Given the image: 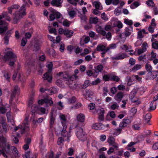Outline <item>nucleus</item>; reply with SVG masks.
Returning a JSON list of instances; mask_svg holds the SVG:
<instances>
[{"label": "nucleus", "mask_w": 158, "mask_h": 158, "mask_svg": "<svg viewBox=\"0 0 158 158\" xmlns=\"http://www.w3.org/2000/svg\"><path fill=\"white\" fill-rule=\"evenodd\" d=\"M10 147L8 143L6 142L5 138L3 137L0 136V148H5L9 151V148Z\"/></svg>", "instance_id": "8"}, {"label": "nucleus", "mask_w": 158, "mask_h": 158, "mask_svg": "<svg viewBox=\"0 0 158 158\" xmlns=\"http://www.w3.org/2000/svg\"><path fill=\"white\" fill-rule=\"evenodd\" d=\"M145 68L146 70L147 71L149 72H151L152 69L151 65L148 63H147L145 64Z\"/></svg>", "instance_id": "45"}, {"label": "nucleus", "mask_w": 158, "mask_h": 158, "mask_svg": "<svg viewBox=\"0 0 158 158\" xmlns=\"http://www.w3.org/2000/svg\"><path fill=\"white\" fill-rule=\"evenodd\" d=\"M76 100V98L74 97H73L69 99V102L70 104L73 103L75 102Z\"/></svg>", "instance_id": "59"}, {"label": "nucleus", "mask_w": 158, "mask_h": 158, "mask_svg": "<svg viewBox=\"0 0 158 158\" xmlns=\"http://www.w3.org/2000/svg\"><path fill=\"white\" fill-rule=\"evenodd\" d=\"M92 127L94 129L100 130L105 129L106 127L105 125L102 124V123H98L93 124Z\"/></svg>", "instance_id": "18"}, {"label": "nucleus", "mask_w": 158, "mask_h": 158, "mask_svg": "<svg viewBox=\"0 0 158 158\" xmlns=\"http://www.w3.org/2000/svg\"><path fill=\"white\" fill-rule=\"evenodd\" d=\"M97 112L99 115H104V110L103 108L98 109L97 110Z\"/></svg>", "instance_id": "63"}, {"label": "nucleus", "mask_w": 158, "mask_h": 158, "mask_svg": "<svg viewBox=\"0 0 158 158\" xmlns=\"http://www.w3.org/2000/svg\"><path fill=\"white\" fill-rule=\"evenodd\" d=\"M31 109L32 115L35 114V113L38 110L39 108L36 104H34L31 106Z\"/></svg>", "instance_id": "34"}, {"label": "nucleus", "mask_w": 158, "mask_h": 158, "mask_svg": "<svg viewBox=\"0 0 158 158\" xmlns=\"http://www.w3.org/2000/svg\"><path fill=\"white\" fill-rule=\"evenodd\" d=\"M60 118L61 120L62 126L63 127V128L62 130V134L64 135L65 133H67L66 132V130L67 127L66 125V119L65 116L64 114L60 115Z\"/></svg>", "instance_id": "9"}, {"label": "nucleus", "mask_w": 158, "mask_h": 158, "mask_svg": "<svg viewBox=\"0 0 158 158\" xmlns=\"http://www.w3.org/2000/svg\"><path fill=\"white\" fill-rule=\"evenodd\" d=\"M4 18L6 20L10 21L11 18L7 12H3L0 15V33H2L6 31L7 29L8 24L5 21L1 20Z\"/></svg>", "instance_id": "2"}, {"label": "nucleus", "mask_w": 158, "mask_h": 158, "mask_svg": "<svg viewBox=\"0 0 158 158\" xmlns=\"http://www.w3.org/2000/svg\"><path fill=\"white\" fill-rule=\"evenodd\" d=\"M123 93L121 92L118 93L115 97V100L119 102H120L123 97Z\"/></svg>", "instance_id": "25"}, {"label": "nucleus", "mask_w": 158, "mask_h": 158, "mask_svg": "<svg viewBox=\"0 0 158 158\" xmlns=\"http://www.w3.org/2000/svg\"><path fill=\"white\" fill-rule=\"evenodd\" d=\"M51 12L52 13L49 15V18L51 20H53L56 18L58 19L60 18L61 14L56 10L52 9Z\"/></svg>", "instance_id": "11"}, {"label": "nucleus", "mask_w": 158, "mask_h": 158, "mask_svg": "<svg viewBox=\"0 0 158 158\" xmlns=\"http://www.w3.org/2000/svg\"><path fill=\"white\" fill-rule=\"evenodd\" d=\"M151 118V114L150 113H148L145 114L144 116L143 119L145 123H148L150 120Z\"/></svg>", "instance_id": "31"}, {"label": "nucleus", "mask_w": 158, "mask_h": 158, "mask_svg": "<svg viewBox=\"0 0 158 158\" xmlns=\"http://www.w3.org/2000/svg\"><path fill=\"white\" fill-rule=\"evenodd\" d=\"M128 57V56L126 53H121L118 54L115 56L113 57V58L116 60H121Z\"/></svg>", "instance_id": "20"}, {"label": "nucleus", "mask_w": 158, "mask_h": 158, "mask_svg": "<svg viewBox=\"0 0 158 158\" xmlns=\"http://www.w3.org/2000/svg\"><path fill=\"white\" fill-rule=\"evenodd\" d=\"M158 75V71H153L152 72H148L146 76V80H150L154 79Z\"/></svg>", "instance_id": "13"}, {"label": "nucleus", "mask_w": 158, "mask_h": 158, "mask_svg": "<svg viewBox=\"0 0 158 158\" xmlns=\"http://www.w3.org/2000/svg\"><path fill=\"white\" fill-rule=\"evenodd\" d=\"M148 47V45L147 43H143L141 47V48L143 50L146 52L147 50V48Z\"/></svg>", "instance_id": "53"}, {"label": "nucleus", "mask_w": 158, "mask_h": 158, "mask_svg": "<svg viewBox=\"0 0 158 158\" xmlns=\"http://www.w3.org/2000/svg\"><path fill=\"white\" fill-rule=\"evenodd\" d=\"M93 93L90 90L86 89L83 94L84 98L89 100L91 99L93 97Z\"/></svg>", "instance_id": "16"}, {"label": "nucleus", "mask_w": 158, "mask_h": 158, "mask_svg": "<svg viewBox=\"0 0 158 158\" xmlns=\"http://www.w3.org/2000/svg\"><path fill=\"white\" fill-rule=\"evenodd\" d=\"M32 33V30L30 32H27L25 33V36L26 39H30L31 36V34Z\"/></svg>", "instance_id": "60"}, {"label": "nucleus", "mask_w": 158, "mask_h": 158, "mask_svg": "<svg viewBox=\"0 0 158 158\" xmlns=\"http://www.w3.org/2000/svg\"><path fill=\"white\" fill-rule=\"evenodd\" d=\"M98 18L97 17H91L89 19L90 23H96L98 22Z\"/></svg>", "instance_id": "42"}, {"label": "nucleus", "mask_w": 158, "mask_h": 158, "mask_svg": "<svg viewBox=\"0 0 158 158\" xmlns=\"http://www.w3.org/2000/svg\"><path fill=\"white\" fill-rule=\"evenodd\" d=\"M4 76L7 81H10V75L7 72H4Z\"/></svg>", "instance_id": "62"}, {"label": "nucleus", "mask_w": 158, "mask_h": 158, "mask_svg": "<svg viewBox=\"0 0 158 158\" xmlns=\"http://www.w3.org/2000/svg\"><path fill=\"white\" fill-rule=\"evenodd\" d=\"M117 45L116 44H112L109 45L106 48V51H108L110 50L114 49L116 47Z\"/></svg>", "instance_id": "38"}, {"label": "nucleus", "mask_w": 158, "mask_h": 158, "mask_svg": "<svg viewBox=\"0 0 158 158\" xmlns=\"http://www.w3.org/2000/svg\"><path fill=\"white\" fill-rule=\"evenodd\" d=\"M8 105L6 106L2 105L1 107H0V113L4 114L7 110V107H8Z\"/></svg>", "instance_id": "32"}, {"label": "nucleus", "mask_w": 158, "mask_h": 158, "mask_svg": "<svg viewBox=\"0 0 158 158\" xmlns=\"http://www.w3.org/2000/svg\"><path fill=\"white\" fill-rule=\"evenodd\" d=\"M131 120L128 118H124L119 124V126L120 128H123L126 127L127 125L131 123Z\"/></svg>", "instance_id": "17"}, {"label": "nucleus", "mask_w": 158, "mask_h": 158, "mask_svg": "<svg viewBox=\"0 0 158 158\" xmlns=\"http://www.w3.org/2000/svg\"><path fill=\"white\" fill-rule=\"evenodd\" d=\"M136 93L131 92L130 95V99L132 102L135 103L136 105H138L140 103V102L138 100V99L135 97Z\"/></svg>", "instance_id": "19"}, {"label": "nucleus", "mask_w": 158, "mask_h": 158, "mask_svg": "<svg viewBox=\"0 0 158 158\" xmlns=\"http://www.w3.org/2000/svg\"><path fill=\"white\" fill-rule=\"evenodd\" d=\"M55 117L53 116V114L52 112H51L50 114V127H52V125L54 124L55 122Z\"/></svg>", "instance_id": "26"}, {"label": "nucleus", "mask_w": 158, "mask_h": 158, "mask_svg": "<svg viewBox=\"0 0 158 158\" xmlns=\"http://www.w3.org/2000/svg\"><path fill=\"white\" fill-rule=\"evenodd\" d=\"M119 106L118 105L117 103L115 102L110 106V109L113 110H114L116 109H118Z\"/></svg>", "instance_id": "57"}, {"label": "nucleus", "mask_w": 158, "mask_h": 158, "mask_svg": "<svg viewBox=\"0 0 158 158\" xmlns=\"http://www.w3.org/2000/svg\"><path fill=\"white\" fill-rule=\"evenodd\" d=\"M62 2L61 0H52L51 3L53 6L59 7L61 6Z\"/></svg>", "instance_id": "23"}, {"label": "nucleus", "mask_w": 158, "mask_h": 158, "mask_svg": "<svg viewBox=\"0 0 158 158\" xmlns=\"http://www.w3.org/2000/svg\"><path fill=\"white\" fill-rule=\"evenodd\" d=\"M93 5L97 9L102 10V7L101 6V3L99 2L94 1L92 3Z\"/></svg>", "instance_id": "28"}, {"label": "nucleus", "mask_w": 158, "mask_h": 158, "mask_svg": "<svg viewBox=\"0 0 158 158\" xmlns=\"http://www.w3.org/2000/svg\"><path fill=\"white\" fill-rule=\"evenodd\" d=\"M154 102H152L150 105V107L149 108V111H150L152 110H154L156 107V105H155L154 106H153Z\"/></svg>", "instance_id": "52"}, {"label": "nucleus", "mask_w": 158, "mask_h": 158, "mask_svg": "<svg viewBox=\"0 0 158 158\" xmlns=\"http://www.w3.org/2000/svg\"><path fill=\"white\" fill-rule=\"evenodd\" d=\"M124 23L129 26H131L133 24V21L132 20H129L128 19H124Z\"/></svg>", "instance_id": "51"}, {"label": "nucleus", "mask_w": 158, "mask_h": 158, "mask_svg": "<svg viewBox=\"0 0 158 158\" xmlns=\"http://www.w3.org/2000/svg\"><path fill=\"white\" fill-rule=\"evenodd\" d=\"M114 14L116 15H118L121 13V10L120 8H117L115 10Z\"/></svg>", "instance_id": "56"}, {"label": "nucleus", "mask_w": 158, "mask_h": 158, "mask_svg": "<svg viewBox=\"0 0 158 158\" xmlns=\"http://www.w3.org/2000/svg\"><path fill=\"white\" fill-rule=\"evenodd\" d=\"M9 36L10 35L8 34V32H7L4 38L5 40L4 43L6 45H7L8 44L9 38Z\"/></svg>", "instance_id": "47"}, {"label": "nucleus", "mask_w": 158, "mask_h": 158, "mask_svg": "<svg viewBox=\"0 0 158 158\" xmlns=\"http://www.w3.org/2000/svg\"><path fill=\"white\" fill-rule=\"evenodd\" d=\"M79 71L78 69L75 70L74 74L71 76H69L66 74H63L62 72H60L57 74L59 77L62 78L64 81H66V83L69 85V86L71 88H75L76 85L73 81L77 79L78 77L77 75Z\"/></svg>", "instance_id": "1"}, {"label": "nucleus", "mask_w": 158, "mask_h": 158, "mask_svg": "<svg viewBox=\"0 0 158 158\" xmlns=\"http://www.w3.org/2000/svg\"><path fill=\"white\" fill-rule=\"evenodd\" d=\"M24 156L26 158H33L32 157V154L31 153L30 151H27L25 152V153L24 155H23V157H24Z\"/></svg>", "instance_id": "44"}, {"label": "nucleus", "mask_w": 158, "mask_h": 158, "mask_svg": "<svg viewBox=\"0 0 158 158\" xmlns=\"http://www.w3.org/2000/svg\"><path fill=\"white\" fill-rule=\"evenodd\" d=\"M5 61L9 60V64L11 67H14L15 62L16 61L17 56L12 52H7L4 57Z\"/></svg>", "instance_id": "4"}, {"label": "nucleus", "mask_w": 158, "mask_h": 158, "mask_svg": "<svg viewBox=\"0 0 158 158\" xmlns=\"http://www.w3.org/2000/svg\"><path fill=\"white\" fill-rule=\"evenodd\" d=\"M141 68V65L140 64H136L134 67L132 68V71L133 72H135L136 71L139 70Z\"/></svg>", "instance_id": "46"}, {"label": "nucleus", "mask_w": 158, "mask_h": 158, "mask_svg": "<svg viewBox=\"0 0 158 158\" xmlns=\"http://www.w3.org/2000/svg\"><path fill=\"white\" fill-rule=\"evenodd\" d=\"M85 116L81 113L78 114L77 117V119L78 121L83 122L85 120Z\"/></svg>", "instance_id": "27"}, {"label": "nucleus", "mask_w": 158, "mask_h": 158, "mask_svg": "<svg viewBox=\"0 0 158 158\" xmlns=\"http://www.w3.org/2000/svg\"><path fill=\"white\" fill-rule=\"evenodd\" d=\"M149 56H150L149 60L151 61L152 60H153V59L156 58V54L153 51H152Z\"/></svg>", "instance_id": "40"}, {"label": "nucleus", "mask_w": 158, "mask_h": 158, "mask_svg": "<svg viewBox=\"0 0 158 158\" xmlns=\"http://www.w3.org/2000/svg\"><path fill=\"white\" fill-rule=\"evenodd\" d=\"M114 27H117L119 29L123 27V24L120 21L116 22L114 24Z\"/></svg>", "instance_id": "36"}, {"label": "nucleus", "mask_w": 158, "mask_h": 158, "mask_svg": "<svg viewBox=\"0 0 158 158\" xmlns=\"http://www.w3.org/2000/svg\"><path fill=\"white\" fill-rule=\"evenodd\" d=\"M97 31L98 33L105 36L106 35V32L104 31L102 27L99 25H97L96 27Z\"/></svg>", "instance_id": "21"}, {"label": "nucleus", "mask_w": 158, "mask_h": 158, "mask_svg": "<svg viewBox=\"0 0 158 158\" xmlns=\"http://www.w3.org/2000/svg\"><path fill=\"white\" fill-rule=\"evenodd\" d=\"M34 100V95H33L29 98V99L28 105L29 106L31 107V105L33 103Z\"/></svg>", "instance_id": "43"}, {"label": "nucleus", "mask_w": 158, "mask_h": 158, "mask_svg": "<svg viewBox=\"0 0 158 158\" xmlns=\"http://www.w3.org/2000/svg\"><path fill=\"white\" fill-rule=\"evenodd\" d=\"M131 32L127 30H126L124 32L120 34L119 35V37L120 38H123V40H125L126 37L129 36L131 34Z\"/></svg>", "instance_id": "22"}, {"label": "nucleus", "mask_w": 158, "mask_h": 158, "mask_svg": "<svg viewBox=\"0 0 158 158\" xmlns=\"http://www.w3.org/2000/svg\"><path fill=\"white\" fill-rule=\"evenodd\" d=\"M66 132L67 133H65L64 135H62V131H61V135L63 137H59L57 140V144L58 145H60L62 143L65 141L68 140V141L69 140V138L71 136L70 132H68L66 130Z\"/></svg>", "instance_id": "7"}, {"label": "nucleus", "mask_w": 158, "mask_h": 158, "mask_svg": "<svg viewBox=\"0 0 158 158\" xmlns=\"http://www.w3.org/2000/svg\"><path fill=\"white\" fill-rule=\"evenodd\" d=\"M25 7L26 4H23L20 7L19 10L16 11L15 17L13 20V23L14 24L17 23L20 19L26 15Z\"/></svg>", "instance_id": "3"}, {"label": "nucleus", "mask_w": 158, "mask_h": 158, "mask_svg": "<svg viewBox=\"0 0 158 158\" xmlns=\"http://www.w3.org/2000/svg\"><path fill=\"white\" fill-rule=\"evenodd\" d=\"M71 23V22L67 19H65L63 22V25L64 26L68 27Z\"/></svg>", "instance_id": "48"}, {"label": "nucleus", "mask_w": 158, "mask_h": 158, "mask_svg": "<svg viewBox=\"0 0 158 158\" xmlns=\"http://www.w3.org/2000/svg\"><path fill=\"white\" fill-rule=\"evenodd\" d=\"M121 48L122 49L125 50L126 52H128L130 49L131 48V46H127L125 44H124L122 46Z\"/></svg>", "instance_id": "41"}, {"label": "nucleus", "mask_w": 158, "mask_h": 158, "mask_svg": "<svg viewBox=\"0 0 158 158\" xmlns=\"http://www.w3.org/2000/svg\"><path fill=\"white\" fill-rule=\"evenodd\" d=\"M11 149L12 150V152L13 153L15 157H18L19 156L18 151L16 147L15 146H12L11 147Z\"/></svg>", "instance_id": "33"}, {"label": "nucleus", "mask_w": 158, "mask_h": 158, "mask_svg": "<svg viewBox=\"0 0 158 158\" xmlns=\"http://www.w3.org/2000/svg\"><path fill=\"white\" fill-rule=\"evenodd\" d=\"M73 31L72 30L67 29H65L64 35L67 37H71L73 35Z\"/></svg>", "instance_id": "24"}, {"label": "nucleus", "mask_w": 158, "mask_h": 158, "mask_svg": "<svg viewBox=\"0 0 158 158\" xmlns=\"http://www.w3.org/2000/svg\"><path fill=\"white\" fill-rule=\"evenodd\" d=\"M107 142L109 145L112 146L116 150H118V144L115 142V139L113 137H110L108 139Z\"/></svg>", "instance_id": "12"}, {"label": "nucleus", "mask_w": 158, "mask_h": 158, "mask_svg": "<svg viewBox=\"0 0 158 158\" xmlns=\"http://www.w3.org/2000/svg\"><path fill=\"white\" fill-rule=\"evenodd\" d=\"M103 66L102 64H99L95 67V70L96 73L101 72L103 70Z\"/></svg>", "instance_id": "29"}, {"label": "nucleus", "mask_w": 158, "mask_h": 158, "mask_svg": "<svg viewBox=\"0 0 158 158\" xmlns=\"http://www.w3.org/2000/svg\"><path fill=\"white\" fill-rule=\"evenodd\" d=\"M90 51L87 48H85L84 50V52L81 53V55L84 56L85 55L88 54L90 52Z\"/></svg>", "instance_id": "61"}, {"label": "nucleus", "mask_w": 158, "mask_h": 158, "mask_svg": "<svg viewBox=\"0 0 158 158\" xmlns=\"http://www.w3.org/2000/svg\"><path fill=\"white\" fill-rule=\"evenodd\" d=\"M122 129L121 128H118L115 130V131L113 133L114 135H118L121 133Z\"/></svg>", "instance_id": "49"}, {"label": "nucleus", "mask_w": 158, "mask_h": 158, "mask_svg": "<svg viewBox=\"0 0 158 158\" xmlns=\"http://www.w3.org/2000/svg\"><path fill=\"white\" fill-rule=\"evenodd\" d=\"M54 158H65V157L62 155L61 152H56Z\"/></svg>", "instance_id": "50"}, {"label": "nucleus", "mask_w": 158, "mask_h": 158, "mask_svg": "<svg viewBox=\"0 0 158 158\" xmlns=\"http://www.w3.org/2000/svg\"><path fill=\"white\" fill-rule=\"evenodd\" d=\"M0 149V155L2 154L4 157L7 158L11 157V152L10 149V147L9 148V151L8 152L7 150L5 148H1Z\"/></svg>", "instance_id": "15"}, {"label": "nucleus", "mask_w": 158, "mask_h": 158, "mask_svg": "<svg viewBox=\"0 0 158 158\" xmlns=\"http://www.w3.org/2000/svg\"><path fill=\"white\" fill-rule=\"evenodd\" d=\"M138 59L140 61L145 62L146 60V56L145 55H141L138 57Z\"/></svg>", "instance_id": "39"}, {"label": "nucleus", "mask_w": 158, "mask_h": 158, "mask_svg": "<svg viewBox=\"0 0 158 158\" xmlns=\"http://www.w3.org/2000/svg\"><path fill=\"white\" fill-rule=\"evenodd\" d=\"M28 119L29 118L28 117H27L25 118L24 122L23 123L24 127L21 131V132L22 133H24L25 132H28L29 130V126L28 124Z\"/></svg>", "instance_id": "14"}, {"label": "nucleus", "mask_w": 158, "mask_h": 158, "mask_svg": "<svg viewBox=\"0 0 158 158\" xmlns=\"http://www.w3.org/2000/svg\"><path fill=\"white\" fill-rule=\"evenodd\" d=\"M87 155L85 152L80 153L77 156H76V158H87Z\"/></svg>", "instance_id": "37"}, {"label": "nucleus", "mask_w": 158, "mask_h": 158, "mask_svg": "<svg viewBox=\"0 0 158 158\" xmlns=\"http://www.w3.org/2000/svg\"><path fill=\"white\" fill-rule=\"evenodd\" d=\"M96 49L98 51H104L106 49V48L103 45L100 44L97 46Z\"/></svg>", "instance_id": "30"}, {"label": "nucleus", "mask_w": 158, "mask_h": 158, "mask_svg": "<svg viewBox=\"0 0 158 158\" xmlns=\"http://www.w3.org/2000/svg\"><path fill=\"white\" fill-rule=\"evenodd\" d=\"M152 48L156 49H158V42L157 41H155L153 42L152 44Z\"/></svg>", "instance_id": "54"}, {"label": "nucleus", "mask_w": 158, "mask_h": 158, "mask_svg": "<svg viewBox=\"0 0 158 158\" xmlns=\"http://www.w3.org/2000/svg\"><path fill=\"white\" fill-rule=\"evenodd\" d=\"M38 103L40 104H43L45 103L46 106H47V104H48L50 106H52L53 104V102L52 98L48 97L45 98L43 99L39 100Z\"/></svg>", "instance_id": "10"}, {"label": "nucleus", "mask_w": 158, "mask_h": 158, "mask_svg": "<svg viewBox=\"0 0 158 158\" xmlns=\"http://www.w3.org/2000/svg\"><path fill=\"white\" fill-rule=\"evenodd\" d=\"M76 134L77 138L82 142L86 140L87 139V135L83 131L82 128L80 127H77L76 128Z\"/></svg>", "instance_id": "5"}, {"label": "nucleus", "mask_w": 158, "mask_h": 158, "mask_svg": "<svg viewBox=\"0 0 158 158\" xmlns=\"http://www.w3.org/2000/svg\"><path fill=\"white\" fill-rule=\"evenodd\" d=\"M90 84L89 81L88 80L85 81L84 83L82 85L83 88H85L87 87Z\"/></svg>", "instance_id": "58"}, {"label": "nucleus", "mask_w": 158, "mask_h": 158, "mask_svg": "<svg viewBox=\"0 0 158 158\" xmlns=\"http://www.w3.org/2000/svg\"><path fill=\"white\" fill-rule=\"evenodd\" d=\"M76 14V12L74 10H71L69 13V14L71 18H74Z\"/></svg>", "instance_id": "64"}, {"label": "nucleus", "mask_w": 158, "mask_h": 158, "mask_svg": "<svg viewBox=\"0 0 158 158\" xmlns=\"http://www.w3.org/2000/svg\"><path fill=\"white\" fill-rule=\"evenodd\" d=\"M53 64L52 62H50L47 65V67L48 69L47 73H45L43 77L44 80H47L48 82H51L52 81V77L51 76V72L52 70Z\"/></svg>", "instance_id": "6"}, {"label": "nucleus", "mask_w": 158, "mask_h": 158, "mask_svg": "<svg viewBox=\"0 0 158 158\" xmlns=\"http://www.w3.org/2000/svg\"><path fill=\"white\" fill-rule=\"evenodd\" d=\"M23 127L24 126L23 124L22 125H19L17 127H16L14 128V130L15 131H16L18 130L19 129H20V133L21 134H23V133H22L21 131L22 130H23Z\"/></svg>", "instance_id": "55"}, {"label": "nucleus", "mask_w": 158, "mask_h": 158, "mask_svg": "<svg viewBox=\"0 0 158 158\" xmlns=\"http://www.w3.org/2000/svg\"><path fill=\"white\" fill-rule=\"evenodd\" d=\"M57 92V89L55 87H53L50 88L48 91V94L51 95L54 94L56 93Z\"/></svg>", "instance_id": "35"}]
</instances>
